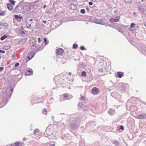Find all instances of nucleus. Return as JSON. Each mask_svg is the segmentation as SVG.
<instances>
[{
  "instance_id": "obj_5",
  "label": "nucleus",
  "mask_w": 146,
  "mask_h": 146,
  "mask_svg": "<svg viewBox=\"0 0 146 146\" xmlns=\"http://www.w3.org/2000/svg\"><path fill=\"white\" fill-rule=\"evenodd\" d=\"M120 18V17H117L116 18H111L110 19V21L111 22H116L118 21Z\"/></svg>"
},
{
  "instance_id": "obj_13",
  "label": "nucleus",
  "mask_w": 146,
  "mask_h": 146,
  "mask_svg": "<svg viewBox=\"0 0 146 146\" xmlns=\"http://www.w3.org/2000/svg\"><path fill=\"white\" fill-rule=\"evenodd\" d=\"M15 19L16 20H17L18 21H20L21 19L22 18V17H19L18 15H15Z\"/></svg>"
},
{
  "instance_id": "obj_30",
  "label": "nucleus",
  "mask_w": 146,
  "mask_h": 146,
  "mask_svg": "<svg viewBox=\"0 0 146 146\" xmlns=\"http://www.w3.org/2000/svg\"><path fill=\"white\" fill-rule=\"evenodd\" d=\"M119 129H121L122 130H123L124 129L123 127V126L121 125L120 126Z\"/></svg>"
},
{
  "instance_id": "obj_24",
  "label": "nucleus",
  "mask_w": 146,
  "mask_h": 146,
  "mask_svg": "<svg viewBox=\"0 0 146 146\" xmlns=\"http://www.w3.org/2000/svg\"><path fill=\"white\" fill-rule=\"evenodd\" d=\"M143 14L146 15V9H143Z\"/></svg>"
},
{
  "instance_id": "obj_26",
  "label": "nucleus",
  "mask_w": 146,
  "mask_h": 146,
  "mask_svg": "<svg viewBox=\"0 0 146 146\" xmlns=\"http://www.w3.org/2000/svg\"><path fill=\"white\" fill-rule=\"evenodd\" d=\"M80 12L82 13H85V10L84 9H82L81 10Z\"/></svg>"
},
{
  "instance_id": "obj_34",
  "label": "nucleus",
  "mask_w": 146,
  "mask_h": 146,
  "mask_svg": "<svg viewBox=\"0 0 146 146\" xmlns=\"http://www.w3.org/2000/svg\"><path fill=\"white\" fill-rule=\"evenodd\" d=\"M138 8L140 11L143 10V9L142 8H141V7L139 6L138 7Z\"/></svg>"
},
{
  "instance_id": "obj_40",
  "label": "nucleus",
  "mask_w": 146,
  "mask_h": 146,
  "mask_svg": "<svg viewBox=\"0 0 146 146\" xmlns=\"http://www.w3.org/2000/svg\"><path fill=\"white\" fill-rule=\"evenodd\" d=\"M144 24L145 26L146 27V22H145Z\"/></svg>"
},
{
  "instance_id": "obj_19",
  "label": "nucleus",
  "mask_w": 146,
  "mask_h": 146,
  "mask_svg": "<svg viewBox=\"0 0 146 146\" xmlns=\"http://www.w3.org/2000/svg\"><path fill=\"white\" fill-rule=\"evenodd\" d=\"M78 46V45L77 44L74 43L73 45V48H74L76 49Z\"/></svg>"
},
{
  "instance_id": "obj_14",
  "label": "nucleus",
  "mask_w": 146,
  "mask_h": 146,
  "mask_svg": "<svg viewBox=\"0 0 146 146\" xmlns=\"http://www.w3.org/2000/svg\"><path fill=\"white\" fill-rule=\"evenodd\" d=\"M39 132V130L38 129H36L34 131V134L36 135Z\"/></svg>"
},
{
  "instance_id": "obj_46",
  "label": "nucleus",
  "mask_w": 146,
  "mask_h": 146,
  "mask_svg": "<svg viewBox=\"0 0 146 146\" xmlns=\"http://www.w3.org/2000/svg\"><path fill=\"white\" fill-rule=\"evenodd\" d=\"M99 23V24H100V23L99 22H98L97 23Z\"/></svg>"
},
{
  "instance_id": "obj_44",
  "label": "nucleus",
  "mask_w": 146,
  "mask_h": 146,
  "mask_svg": "<svg viewBox=\"0 0 146 146\" xmlns=\"http://www.w3.org/2000/svg\"><path fill=\"white\" fill-rule=\"evenodd\" d=\"M55 145L54 144H53V145H50V146H54Z\"/></svg>"
},
{
  "instance_id": "obj_7",
  "label": "nucleus",
  "mask_w": 146,
  "mask_h": 146,
  "mask_svg": "<svg viewBox=\"0 0 146 146\" xmlns=\"http://www.w3.org/2000/svg\"><path fill=\"white\" fill-rule=\"evenodd\" d=\"M35 54V53L34 52H31L28 55V58L31 59L33 57Z\"/></svg>"
},
{
  "instance_id": "obj_8",
  "label": "nucleus",
  "mask_w": 146,
  "mask_h": 146,
  "mask_svg": "<svg viewBox=\"0 0 146 146\" xmlns=\"http://www.w3.org/2000/svg\"><path fill=\"white\" fill-rule=\"evenodd\" d=\"M7 8L9 10H12L13 9V5L10 3H8L7 4Z\"/></svg>"
},
{
  "instance_id": "obj_9",
  "label": "nucleus",
  "mask_w": 146,
  "mask_h": 146,
  "mask_svg": "<svg viewBox=\"0 0 146 146\" xmlns=\"http://www.w3.org/2000/svg\"><path fill=\"white\" fill-rule=\"evenodd\" d=\"M50 130V129L49 128H47L46 130V133L48 135H50L51 134H52V132Z\"/></svg>"
},
{
  "instance_id": "obj_23",
  "label": "nucleus",
  "mask_w": 146,
  "mask_h": 146,
  "mask_svg": "<svg viewBox=\"0 0 146 146\" xmlns=\"http://www.w3.org/2000/svg\"><path fill=\"white\" fill-rule=\"evenodd\" d=\"M85 98L83 96H82L80 98V99L81 100H85Z\"/></svg>"
},
{
  "instance_id": "obj_17",
  "label": "nucleus",
  "mask_w": 146,
  "mask_h": 146,
  "mask_svg": "<svg viewBox=\"0 0 146 146\" xmlns=\"http://www.w3.org/2000/svg\"><path fill=\"white\" fill-rule=\"evenodd\" d=\"M9 2L11 3V4L13 5H15V3L16 2L15 1L13 0H9Z\"/></svg>"
},
{
  "instance_id": "obj_21",
  "label": "nucleus",
  "mask_w": 146,
  "mask_h": 146,
  "mask_svg": "<svg viewBox=\"0 0 146 146\" xmlns=\"http://www.w3.org/2000/svg\"><path fill=\"white\" fill-rule=\"evenodd\" d=\"M36 46L35 45H32L31 47V49L32 50H34L36 48Z\"/></svg>"
},
{
  "instance_id": "obj_39",
  "label": "nucleus",
  "mask_w": 146,
  "mask_h": 146,
  "mask_svg": "<svg viewBox=\"0 0 146 146\" xmlns=\"http://www.w3.org/2000/svg\"><path fill=\"white\" fill-rule=\"evenodd\" d=\"M42 22L45 24L46 23V21H43Z\"/></svg>"
},
{
  "instance_id": "obj_32",
  "label": "nucleus",
  "mask_w": 146,
  "mask_h": 146,
  "mask_svg": "<svg viewBox=\"0 0 146 146\" xmlns=\"http://www.w3.org/2000/svg\"><path fill=\"white\" fill-rule=\"evenodd\" d=\"M19 143L18 142H16L15 144V146H19Z\"/></svg>"
},
{
  "instance_id": "obj_1",
  "label": "nucleus",
  "mask_w": 146,
  "mask_h": 146,
  "mask_svg": "<svg viewBox=\"0 0 146 146\" xmlns=\"http://www.w3.org/2000/svg\"><path fill=\"white\" fill-rule=\"evenodd\" d=\"M35 6V5L33 4L28 3L23 6V9L25 11L31 12L34 10Z\"/></svg>"
},
{
  "instance_id": "obj_42",
  "label": "nucleus",
  "mask_w": 146,
  "mask_h": 146,
  "mask_svg": "<svg viewBox=\"0 0 146 146\" xmlns=\"http://www.w3.org/2000/svg\"><path fill=\"white\" fill-rule=\"evenodd\" d=\"M46 7V5H44V6H43V8H45Z\"/></svg>"
},
{
  "instance_id": "obj_43",
  "label": "nucleus",
  "mask_w": 146,
  "mask_h": 146,
  "mask_svg": "<svg viewBox=\"0 0 146 146\" xmlns=\"http://www.w3.org/2000/svg\"><path fill=\"white\" fill-rule=\"evenodd\" d=\"M86 9H87L88 11H89V8L88 7H86Z\"/></svg>"
},
{
  "instance_id": "obj_33",
  "label": "nucleus",
  "mask_w": 146,
  "mask_h": 146,
  "mask_svg": "<svg viewBox=\"0 0 146 146\" xmlns=\"http://www.w3.org/2000/svg\"><path fill=\"white\" fill-rule=\"evenodd\" d=\"M38 42L39 43H40L41 42L40 38V37H39L38 38Z\"/></svg>"
},
{
  "instance_id": "obj_25",
  "label": "nucleus",
  "mask_w": 146,
  "mask_h": 146,
  "mask_svg": "<svg viewBox=\"0 0 146 146\" xmlns=\"http://www.w3.org/2000/svg\"><path fill=\"white\" fill-rule=\"evenodd\" d=\"M113 110H111V109H110V110L108 111V113H109V114H110V115H112V114H113V113H111V111H112Z\"/></svg>"
},
{
  "instance_id": "obj_2",
  "label": "nucleus",
  "mask_w": 146,
  "mask_h": 146,
  "mask_svg": "<svg viewBox=\"0 0 146 146\" xmlns=\"http://www.w3.org/2000/svg\"><path fill=\"white\" fill-rule=\"evenodd\" d=\"M13 92L12 88L11 87L7 88L6 90V94L8 97L11 96Z\"/></svg>"
},
{
  "instance_id": "obj_28",
  "label": "nucleus",
  "mask_w": 146,
  "mask_h": 146,
  "mask_svg": "<svg viewBox=\"0 0 146 146\" xmlns=\"http://www.w3.org/2000/svg\"><path fill=\"white\" fill-rule=\"evenodd\" d=\"M63 96L65 98H68V96L66 94H63Z\"/></svg>"
},
{
  "instance_id": "obj_22",
  "label": "nucleus",
  "mask_w": 146,
  "mask_h": 146,
  "mask_svg": "<svg viewBox=\"0 0 146 146\" xmlns=\"http://www.w3.org/2000/svg\"><path fill=\"white\" fill-rule=\"evenodd\" d=\"M135 24L133 23H132L131 24L130 27L131 28H133L135 27Z\"/></svg>"
},
{
  "instance_id": "obj_47",
  "label": "nucleus",
  "mask_w": 146,
  "mask_h": 146,
  "mask_svg": "<svg viewBox=\"0 0 146 146\" xmlns=\"http://www.w3.org/2000/svg\"><path fill=\"white\" fill-rule=\"evenodd\" d=\"M32 20H33V19H31V20L32 21Z\"/></svg>"
},
{
  "instance_id": "obj_27",
  "label": "nucleus",
  "mask_w": 146,
  "mask_h": 146,
  "mask_svg": "<svg viewBox=\"0 0 146 146\" xmlns=\"http://www.w3.org/2000/svg\"><path fill=\"white\" fill-rule=\"evenodd\" d=\"M80 49L82 50H85V48H84V46L80 47Z\"/></svg>"
},
{
  "instance_id": "obj_35",
  "label": "nucleus",
  "mask_w": 146,
  "mask_h": 146,
  "mask_svg": "<svg viewBox=\"0 0 146 146\" xmlns=\"http://www.w3.org/2000/svg\"><path fill=\"white\" fill-rule=\"evenodd\" d=\"M4 69V68L3 67H0V72L3 70Z\"/></svg>"
},
{
  "instance_id": "obj_20",
  "label": "nucleus",
  "mask_w": 146,
  "mask_h": 146,
  "mask_svg": "<svg viewBox=\"0 0 146 146\" xmlns=\"http://www.w3.org/2000/svg\"><path fill=\"white\" fill-rule=\"evenodd\" d=\"M43 112L44 114L46 115L47 113V110L46 109H44V110Z\"/></svg>"
},
{
  "instance_id": "obj_36",
  "label": "nucleus",
  "mask_w": 146,
  "mask_h": 146,
  "mask_svg": "<svg viewBox=\"0 0 146 146\" xmlns=\"http://www.w3.org/2000/svg\"><path fill=\"white\" fill-rule=\"evenodd\" d=\"M89 4L90 5H92L93 4V3L92 2H90L89 3Z\"/></svg>"
},
{
  "instance_id": "obj_11",
  "label": "nucleus",
  "mask_w": 146,
  "mask_h": 146,
  "mask_svg": "<svg viewBox=\"0 0 146 146\" xmlns=\"http://www.w3.org/2000/svg\"><path fill=\"white\" fill-rule=\"evenodd\" d=\"M70 8L72 10H75L76 9V6L74 4H71L70 5Z\"/></svg>"
},
{
  "instance_id": "obj_3",
  "label": "nucleus",
  "mask_w": 146,
  "mask_h": 146,
  "mask_svg": "<svg viewBox=\"0 0 146 146\" xmlns=\"http://www.w3.org/2000/svg\"><path fill=\"white\" fill-rule=\"evenodd\" d=\"M100 92V89L97 87H94L92 90V94L94 95L98 94Z\"/></svg>"
},
{
  "instance_id": "obj_29",
  "label": "nucleus",
  "mask_w": 146,
  "mask_h": 146,
  "mask_svg": "<svg viewBox=\"0 0 146 146\" xmlns=\"http://www.w3.org/2000/svg\"><path fill=\"white\" fill-rule=\"evenodd\" d=\"M19 65V63H16L15 65V67H17V66H18Z\"/></svg>"
},
{
  "instance_id": "obj_37",
  "label": "nucleus",
  "mask_w": 146,
  "mask_h": 146,
  "mask_svg": "<svg viewBox=\"0 0 146 146\" xmlns=\"http://www.w3.org/2000/svg\"><path fill=\"white\" fill-rule=\"evenodd\" d=\"M44 41L45 42V43H46V42L47 41V39L46 38H44Z\"/></svg>"
},
{
  "instance_id": "obj_12",
  "label": "nucleus",
  "mask_w": 146,
  "mask_h": 146,
  "mask_svg": "<svg viewBox=\"0 0 146 146\" xmlns=\"http://www.w3.org/2000/svg\"><path fill=\"white\" fill-rule=\"evenodd\" d=\"M145 115L144 114H141L137 117V118L139 119H143L144 118Z\"/></svg>"
},
{
  "instance_id": "obj_15",
  "label": "nucleus",
  "mask_w": 146,
  "mask_h": 146,
  "mask_svg": "<svg viewBox=\"0 0 146 146\" xmlns=\"http://www.w3.org/2000/svg\"><path fill=\"white\" fill-rule=\"evenodd\" d=\"M7 37V36L5 35H4L2 36L0 38V40H4L5 38Z\"/></svg>"
},
{
  "instance_id": "obj_10",
  "label": "nucleus",
  "mask_w": 146,
  "mask_h": 146,
  "mask_svg": "<svg viewBox=\"0 0 146 146\" xmlns=\"http://www.w3.org/2000/svg\"><path fill=\"white\" fill-rule=\"evenodd\" d=\"M123 76V72H119L117 73V76L119 78H121Z\"/></svg>"
},
{
  "instance_id": "obj_45",
  "label": "nucleus",
  "mask_w": 146,
  "mask_h": 146,
  "mask_svg": "<svg viewBox=\"0 0 146 146\" xmlns=\"http://www.w3.org/2000/svg\"><path fill=\"white\" fill-rule=\"evenodd\" d=\"M141 0V1L142 2H144V0Z\"/></svg>"
},
{
  "instance_id": "obj_18",
  "label": "nucleus",
  "mask_w": 146,
  "mask_h": 146,
  "mask_svg": "<svg viewBox=\"0 0 146 146\" xmlns=\"http://www.w3.org/2000/svg\"><path fill=\"white\" fill-rule=\"evenodd\" d=\"M81 75L83 77H86V73L85 71H83L82 72V73L81 74Z\"/></svg>"
},
{
  "instance_id": "obj_38",
  "label": "nucleus",
  "mask_w": 146,
  "mask_h": 146,
  "mask_svg": "<svg viewBox=\"0 0 146 146\" xmlns=\"http://www.w3.org/2000/svg\"><path fill=\"white\" fill-rule=\"evenodd\" d=\"M125 1V2H126L127 3H130V2H129V0H124Z\"/></svg>"
},
{
  "instance_id": "obj_41",
  "label": "nucleus",
  "mask_w": 146,
  "mask_h": 146,
  "mask_svg": "<svg viewBox=\"0 0 146 146\" xmlns=\"http://www.w3.org/2000/svg\"><path fill=\"white\" fill-rule=\"evenodd\" d=\"M68 75H69V76H71V73H70V72H69L68 74Z\"/></svg>"
},
{
  "instance_id": "obj_31",
  "label": "nucleus",
  "mask_w": 146,
  "mask_h": 146,
  "mask_svg": "<svg viewBox=\"0 0 146 146\" xmlns=\"http://www.w3.org/2000/svg\"><path fill=\"white\" fill-rule=\"evenodd\" d=\"M5 52L4 51L0 50V53H4Z\"/></svg>"
},
{
  "instance_id": "obj_16",
  "label": "nucleus",
  "mask_w": 146,
  "mask_h": 146,
  "mask_svg": "<svg viewBox=\"0 0 146 146\" xmlns=\"http://www.w3.org/2000/svg\"><path fill=\"white\" fill-rule=\"evenodd\" d=\"M5 14V11H2L0 10V15L4 16Z\"/></svg>"
},
{
  "instance_id": "obj_4",
  "label": "nucleus",
  "mask_w": 146,
  "mask_h": 146,
  "mask_svg": "<svg viewBox=\"0 0 146 146\" xmlns=\"http://www.w3.org/2000/svg\"><path fill=\"white\" fill-rule=\"evenodd\" d=\"M64 52V50L62 48H59L56 50V53L58 55L62 54Z\"/></svg>"
},
{
  "instance_id": "obj_6",
  "label": "nucleus",
  "mask_w": 146,
  "mask_h": 146,
  "mask_svg": "<svg viewBox=\"0 0 146 146\" xmlns=\"http://www.w3.org/2000/svg\"><path fill=\"white\" fill-rule=\"evenodd\" d=\"M33 74V71L31 69L29 68L25 72V74L27 75H30Z\"/></svg>"
}]
</instances>
